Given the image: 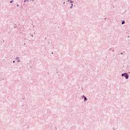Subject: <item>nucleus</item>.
I'll use <instances>...</instances> for the list:
<instances>
[{"instance_id":"obj_5","label":"nucleus","mask_w":130,"mask_h":130,"mask_svg":"<svg viewBox=\"0 0 130 130\" xmlns=\"http://www.w3.org/2000/svg\"><path fill=\"white\" fill-rule=\"evenodd\" d=\"M72 6L71 7V8H73V4L71 5Z\"/></svg>"},{"instance_id":"obj_1","label":"nucleus","mask_w":130,"mask_h":130,"mask_svg":"<svg viewBox=\"0 0 130 130\" xmlns=\"http://www.w3.org/2000/svg\"><path fill=\"white\" fill-rule=\"evenodd\" d=\"M124 76L125 79H128V75H127L126 73L122 74V77H123Z\"/></svg>"},{"instance_id":"obj_7","label":"nucleus","mask_w":130,"mask_h":130,"mask_svg":"<svg viewBox=\"0 0 130 130\" xmlns=\"http://www.w3.org/2000/svg\"><path fill=\"white\" fill-rule=\"evenodd\" d=\"M68 2H70V0H68Z\"/></svg>"},{"instance_id":"obj_6","label":"nucleus","mask_w":130,"mask_h":130,"mask_svg":"<svg viewBox=\"0 0 130 130\" xmlns=\"http://www.w3.org/2000/svg\"><path fill=\"white\" fill-rule=\"evenodd\" d=\"M13 3V1L10 2V4H12Z\"/></svg>"},{"instance_id":"obj_4","label":"nucleus","mask_w":130,"mask_h":130,"mask_svg":"<svg viewBox=\"0 0 130 130\" xmlns=\"http://www.w3.org/2000/svg\"><path fill=\"white\" fill-rule=\"evenodd\" d=\"M16 59H17V60H19V58H18V57H17V58H16Z\"/></svg>"},{"instance_id":"obj_9","label":"nucleus","mask_w":130,"mask_h":130,"mask_svg":"<svg viewBox=\"0 0 130 130\" xmlns=\"http://www.w3.org/2000/svg\"><path fill=\"white\" fill-rule=\"evenodd\" d=\"M13 62H15V61H13Z\"/></svg>"},{"instance_id":"obj_8","label":"nucleus","mask_w":130,"mask_h":130,"mask_svg":"<svg viewBox=\"0 0 130 130\" xmlns=\"http://www.w3.org/2000/svg\"><path fill=\"white\" fill-rule=\"evenodd\" d=\"M19 60H18V62H19Z\"/></svg>"},{"instance_id":"obj_10","label":"nucleus","mask_w":130,"mask_h":130,"mask_svg":"<svg viewBox=\"0 0 130 130\" xmlns=\"http://www.w3.org/2000/svg\"><path fill=\"white\" fill-rule=\"evenodd\" d=\"M121 54H122V53H121Z\"/></svg>"},{"instance_id":"obj_3","label":"nucleus","mask_w":130,"mask_h":130,"mask_svg":"<svg viewBox=\"0 0 130 130\" xmlns=\"http://www.w3.org/2000/svg\"><path fill=\"white\" fill-rule=\"evenodd\" d=\"M84 100H87V98L85 97L84 98Z\"/></svg>"},{"instance_id":"obj_2","label":"nucleus","mask_w":130,"mask_h":130,"mask_svg":"<svg viewBox=\"0 0 130 130\" xmlns=\"http://www.w3.org/2000/svg\"><path fill=\"white\" fill-rule=\"evenodd\" d=\"M124 21H123V22H122V25H123V24H124Z\"/></svg>"}]
</instances>
